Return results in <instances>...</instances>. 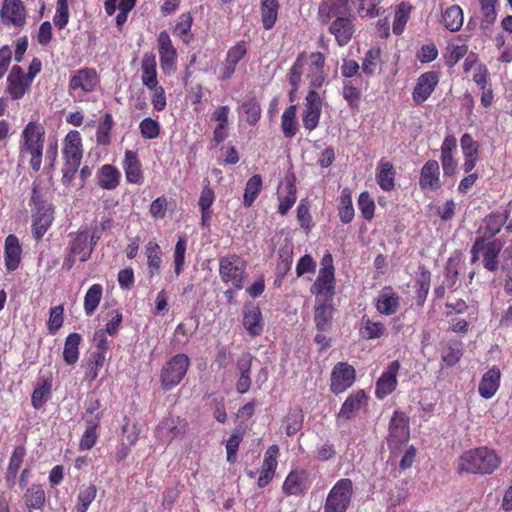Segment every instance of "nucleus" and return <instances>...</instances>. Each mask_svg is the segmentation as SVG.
I'll use <instances>...</instances> for the list:
<instances>
[{
  "instance_id": "nucleus-1",
  "label": "nucleus",
  "mask_w": 512,
  "mask_h": 512,
  "mask_svg": "<svg viewBox=\"0 0 512 512\" xmlns=\"http://www.w3.org/2000/svg\"><path fill=\"white\" fill-rule=\"evenodd\" d=\"M502 463L497 452L487 446H481L464 451L458 459L459 473L490 475Z\"/></svg>"
},
{
  "instance_id": "nucleus-2",
  "label": "nucleus",
  "mask_w": 512,
  "mask_h": 512,
  "mask_svg": "<svg viewBox=\"0 0 512 512\" xmlns=\"http://www.w3.org/2000/svg\"><path fill=\"white\" fill-rule=\"evenodd\" d=\"M45 140V128L37 121H29L22 130L19 141L21 157L30 156L29 164L33 171L41 169Z\"/></svg>"
},
{
  "instance_id": "nucleus-3",
  "label": "nucleus",
  "mask_w": 512,
  "mask_h": 512,
  "mask_svg": "<svg viewBox=\"0 0 512 512\" xmlns=\"http://www.w3.org/2000/svg\"><path fill=\"white\" fill-rule=\"evenodd\" d=\"M30 204L33 205L32 234L36 241H40L52 225L53 207L44 201L37 185L32 188Z\"/></svg>"
},
{
  "instance_id": "nucleus-4",
  "label": "nucleus",
  "mask_w": 512,
  "mask_h": 512,
  "mask_svg": "<svg viewBox=\"0 0 512 512\" xmlns=\"http://www.w3.org/2000/svg\"><path fill=\"white\" fill-rule=\"evenodd\" d=\"M247 263L237 254H228L219 260V276L224 284H230L235 290H241L247 278Z\"/></svg>"
},
{
  "instance_id": "nucleus-5",
  "label": "nucleus",
  "mask_w": 512,
  "mask_h": 512,
  "mask_svg": "<svg viewBox=\"0 0 512 512\" xmlns=\"http://www.w3.org/2000/svg\"><path fill=\"white\" fill-rule=\"evenodd\" d=\"M190 366V359L184 353H179L171 357L160 372L161 388L168 392L176 387L185 377Z\"/></svg>"
},
{
  "instance_id": "nucleus-6",
  "label": "nucleus",
  "mask_w": 512,
  "mask_h": 512,
  "mask_svg": "<svg viewBox=\"0 0 512 512\" xmlns=\"http://www.w3.org/2000/svg\"><path fill=\"white\" fill-rule=\"evenodd\" d=\"M353 482L349 478L338 480L328 493L324 512H346L353 496Z\"/></svg>"
},
{
  "instance_id": "nucleus-7",
  "label": "nucleus",
  "mask_w": 512,
  "mask_h": 512,
  "mask_svg": "<svg viewBox=\"0 0 512 512\" xmlns=\"http://www.w3.org/2000/svg\"><path fill=\"white\" fill-rule=\"evenodd\" d=\"M188 426L186 419L169 415L159 422L155 429V436L161 441L170 443L177 439H183Z\"/></svg>"
},
{
  "instance_id": "nucleus-8",
  "label": "nucleus",
  "mask_w": 512,
  "mask_h": 512,
  "mask_svg": "<svg viewBox=\"0 0 512 512\" xmlns=\"http://www.w3.org/2000/svg\"><path fill=\"white\" fill-rule=\"evenodd\" d=\"M356 381V370L347 362H338L330 374V391L339 395L351 388Z\"/></svg>"
},
{
  "instance_id": "nucleus-9",
  "label": "nucleus",
  "mask_w": 512,
  "mask_h": 512,
  "mask_svg": "<svg viewBox=\"0 0 512 512\" xmlns=\"http://www.w3.org/2000/svg\"><path fill=\"white\" fill-rule=\"evenodd\" d=\"M410 438L409 418L401 411H395L389 422L387 443L391 450L397 449Z\"/></svg>"
},
{
  "instance_id": "nucleus-10",
  "label": "nucleus",
  "mask_w": 512,
  "mask_h": 512,
  "mask_svg": "<svg viewBox=\"0 0 512 512\" xmlns=\"http://www.w3.org/2000/svg\"><path fill=\"white\" fill-rule=\"evenodd\" d=\"M440 81V72L430 70L422 73L412 91L413 103L417 106L426 102L435 91Z\"/></svg>"
},
{
  "instance_id": "nucleus-11",
  "label": "nucleus",
  "mask_w": 512,
  "mask_h": 512,
  "mask_svg": "<svg viewBox=\"0 0 512 512\" xmlns=\"http://www.w3.org/2000/svg\"><path fill=\"white\" fill-rule=\"evenodd\" d=\"M100 85V77L94 68L84 67L76 70L69 80V91H81L84 94L94 92Z\"/></svg>"
},
{
  "instance_id": "nucleus-12",
  "label": "nucleus",
  "mask_w": 512,
  "mask_h": 512,
  "mask_svg": "<svg viewBox=\"0 0 512 512\" xmlns=\"http://www.w3.org/2000/svg\"><path fill=\"white\" fill-rule=\"evenodd\" d=\"M6 83V93L10 99L20 100L31 90L33 82L27 78L21 66L14 65L9 71Z\"/></svg>"
},
{
  "instance_id": "nucleus-13",
  "label": "nucleus",
  "mask_w": 512,
  "mask_h": 512,
  "mask_svg": "<svg viewBox=\"0 0 512 512\" xmlns=\"http://www.w3.org/2000/svg\"><path fill=\"white\" fill-rule=\"evenodd\" d=\"M0 17L5 26L22 28L26 25L27 10L22 0H3Z\"/></svg>"
},
{
  "instance_id": "nucleus-14",
  "label": "nucleus",
  "mask_w": 512,
  "mask_h": 512,
  "mask_svg": "<svg viewBox=\"0 0 512 512\" xmlns=\"http://www.w3.org/2000/svg\"><path fill=\"white\" fill-rule=\"evenodd\" d=\"M326 57L323 52H311L308 56L306 79L310 88L320 89L327 78Z\"/></svg>"
},
{
  "instance_id": "nucleus-15",
  "label": "nucleus",
  "mask_w": 512,
  "mask_h": 512,
  "mask_svg": "<svg viewBox=\"0 0 512 512\" xmlns=\"http://www.w3.org/2000/svg\"><path fill=\"white\" fill-rule=\"evenodd\" d=\"M160 65L164 73L170 74L177 69V50L173 46L167 31H161L157 38Z\"/></svg>"
},
{
  "instance_id": "nucleus-16",
  "label": "nucleus",
  "mask_w": 512,
  "mask_h": 512,
  "mask_svg": "<svg viewBox=\"0 0 512 512\" xmlns=\"http://www.w3.org/2000/svg\"><path fill=\"white\" fill-rule=\"evenodd\" d=\"M369 396L363 389L353 391L343 402L338 414V421H349L356 417V415L365 409L368 405Z\"/></svg>"
},
{
  "instance_id": "nucleus-17",
  "label": "nucleus",
  "mask_w": 512,
  "mask_h": 512,
  "mask_svg": "<svg viewBox=\"0 0 512 512\" xmlns=\"http://www.w3.org/2000/svg\"><path fill=\"white\" fill-rule=\"evenodd\" d=\"M310 487L309 475L305 469H292L286 476L282 491L286 496H300Z\"/></svg>"
},
{
  "instance_id": "nucleus-18",
  "label": "nucleus",
  "mask_w": 512,
  "mask_h": 512,
  "mask_svg": "<svg viewBox=\"0 0 512 512\" xmlns=\"http://www.w3.org/2000/svg\"><path fill=\"white\" fill-rule=\"evenodd\" d=\"M247 51V43L244 40L238 41L228 49L221 68L220 80H229L234 75L237 64L246 56Z\"/></svg>"
},
{
  "instance_id": "nucleus-19",
  "label": "nucleus",
  "mask_w": 512,
  "mask_h": 512,
  "mask_svg": "<svg viewBox=\"0 0 512 512\" xmlns=\"http://www.w3.org/2000/svg\"><path fill=\"white\" fill-rule=\"evenodd\" d=\"M354 18L348 16H337L329 26V32L335 37V41L339 47L346 46L353 38L355 26Z\"/></svg>"
},
{
  "instance_id": "nucleus-20",
  "label": "nucleus",
  "mask_w": 512,
  "mask_h": 512,
  "mask_svg": "<svg viewBox=\"0 0 512 512\" xmlns=\"http://www.w3.org/2000/svg\"><path fill=\"white\" fill-rule=\"evenodd\" d=\"M64 163L81 164L83 156L82 138L77 130L69 131L63 140Z\"/></svg>"
},
{
  "instance_id": "nucleus-21",
  "label": "nucleus",
  "mask_w": 512,
  "mask_h": 512,
  "mask_svg": "<svg viewBox=\"0 0 512 512\" xmlns=\"http://www.w3.org/2000/svg\"><path fill=\"white\" fill-rule=\"evenodd\" d=\"M400 369L398 360L392 361L388 368L381 374L376 382L375 395L378 399H383L391 394L397 387V374Z\"/></svg>"
},
{
  "instance_id": "nucleus-22",
  "label": "nucleus",
  "mask_w": 512,
  "mask_h": 512,
  "mask_svg": "<svg viewBox=\"0 0 512 512\" xmlns=\"http://www.w3.org/2000/svg\"><path fill=\"white\" fill-rule=\"evenodd\" d=\"M334 312L335 308L333 305V299L316 298L314 307V323L318 331L325 332L331 327Z\"/></svg>"
},
{
  "instance_id": "nucleus-23",
  "label": "nucleus",
  "mask_w": 512,
  "mask_h": 512,
  "mask_svg": "<svg viewBox=\"0 0 512 512\" xmlns=\"http://www.w3.org/2000/svg\"><path fill=\"white\" fill-rule=\"evenodd\" d=\"M279 447L271 445L264 453V459L260 469L257 485L259 488H265L274 478L277 469V456Z\"/></svg>"
},
{
  "instance_id": "nucleus-24",
  "label": "nucleus",
  "mask_w": 512,
  "mask_h": 512,
  "mask_svg": "<svg viewBox=\"0 0 512 512\" xmlns=\"http://www.w3.org/2000/svg\"><path fill=\"white\" fill-rule=\"evenodd\" d=\"M335 273L331 270L319 269L316 280L310 287V292L316 296V298H330L333 299L335 294Z\"/></svg>"
},
{
  "instance_id": "nucleus-25",
  "label": "nucleus",
  "mask_w": 512,
  "mask_h": 512,
  "mask_svg": "<svg viewBox=\"0 0 512 512\" xmlns=\"http://www.w3.org/2000/svg\"><path fill=\"white\" fill-rule=\"evenodd\" d=\"M401 297L391 286H385L375 302L377 312L384 316L396 314L400 308Z\"/></svg>"
},
{
  "instance_id": "nucleus-26",
  "label": "nucleus",
  "mask_w": 512,
  "mask_h": 512,
  "mask_svg": "<svg viewBox=\"0 0 512 512\" xmlns=\"http://www.w3.org/2000/svg\"><path fill=\"white\" fill-rule=\"evenodd\" d=\"M441 151V165L443 172L446 176H453L457 170V160L454 153L457 151V139L454 135H447L440 148Z\"/></svg>"
},
{
  "instance_id": "nucleus-27",
  "label": "nucleus",
  "mask_w": 512,
  "mask_h": 512,
  "mask_svg": "<svg viewBox=\"0 0 512 512\" xmlns=\"http://www.w3.org/2000/svg\"><path fill=\"white\" fill-rule=\"evenodd\" d=\"M52 374L40 375L31 395V405L34 409H41L52 397Z\"/></svg>"
},
{
  "instance_id": "nucleus-28",
  "label": "nucleus",
  "mask_w": 512,
  "mask_h": 512,
  "mask_svg": "<svg viewBox=\"0 0 512 512\" xmlns=\"http://www.w3.org/2000/svg\"><path fill=\"white\" fill-rule=\"evenodd\" d=\"M71 242L69 250L73 255H77L81 262H86L90 259L94 250V243L89 241V234L86 229L79 230L76 233H71Z\"/></svg>"
},
{
  "instance_id": "nucleus-29",
  "label": "nucleus",
  "mask_w": 512,
  "mask_h": 512,
  "mask_svg": "<svg viewBox=\"0 0 512 512\" xmlns=\"http://www.w3.org/2000/svg\"><path fill=\"white\" fill-rule=\"evenodd\" d=\"M22 261V247L18 237L9 234L4 244V263L9 272L17 270Z\"/></svg>"
},
{
  "instance_id": "nucleus-30",
  "label": "nucleus",
  "mask_w": 512,
  "mask_h": 512,
  "mask_svg": "<svg viewBox=\"0 0 512 512\" xmlns=\"http://www.w3.org/2000/svg\"><path fill=\"white\" fill-rule=\"evenodd\" d=\"M418 183L423 190L436 191L441 188L440 166L436 160H428L424 163Z\"/></svg>"
},
{
  "instance_id": "nucleus-31",
  "label": "nucleus",
  "mask_w": 512,
  "mask_h": 512,
  "mask_svg": "<svg viewBox=\"0 0 512 512\" xmlns=\"http://www.w3.org/2000/svg\"><path fill=\"white\" fill-rule=\"evenodd\" d=\"M125 177L128 183L141 184L144 180L142 165L138 154L132 150H126L122 163Z\"/></svg>"
},
{
  "instance_id": "nucleus-32",
  "label": "nucleus",
  "mask_w": 512,
  "mask_h": 512,
  "mask_svg": "<svg viewBox=\"0 0 512 512\" xmlns=\"http://www.w3.org/2000/svg\"><path fill=\"white\" fill-rule=\"evenodd\" d=\"M501 381V371L497 366H493L486 371L478 386V392L484 399L492 398L498 391Z\"/></svg>"
},
{
  "instance_id": "nucleus-33",
  "label": "nucleus",
  "mask_w": 512,
  "mask_h": 512,
  "mask_svg": "<svg viewBox=\"0 0 512 512\" xmlns=\"http://www.w3.org/2000/svg\"><path fill=\"white\" fill-rule=\"evenodd\" d=\"M22 500L29 512L42 510L47 500L43 485L33 483L27 487L23 493Z\"/></svg>"
},
{
  "instance_id": "nucleus-34",
  "label": "nucleus",
  "mask_w": 512,
  "mask_h": 512,
  "mask_svg": "<svg viewBox=\"0 0 512 512\" xmlns=\"http://www.w3.org/2000/svg\"><path fill=\"white\" fill-rule=\"evenodd\" d=\"M121 173L112 164L102 165L96 173L97 185L103 190H114L120 185Z\"/></svg>"
},
{
  "instance_id": "nucleus-35",
  "label": "nucleus",
  "mask_w": 512,
  "mask_h": 512,
  "mask_svg": "<svg viewBox=\"0 0 512 512\" xmlns=\"http://www.w3.org/2000/svg\"><path fill=\"white\" fill-rule=\"evenodd\" d=\"M141 81L147 89H153L159 84L157 78L156 56L153 52H147L141 60Z\"/></svg>"
},
{
  "instance_id": "nucleus-36",
  "label": "nucleus",
  "mask_w": 512,
  "mask_h": 512,
  "mask_svg": "<svg viewBox=\"0 0 512 512\" xmlns=\"http://www.w3.org/2000/svg\"><path fill=\"white\" fill-rule=\"evenodd\" d=\"M243 326L251 337L259 336L263 332L262 313L259 306L244 307Z\"/></svg>"
},
{
  "instance_id": "nucleus-37",
  "label": "nucleus",
  "mask_w": 512,
  "mask_h": 512,
  "mask_svg": "<svg viewBox=\"0 0 512 512\" xmlns=\"http://www.w3.org/2000/svg\"><path fill=\"white\" fill-rule=\"evenodd\" d=\"M102 417V413H97L95 416L91 417V419H86V429L80 438L79 450L88 451L95 446L98 439L97 430L100 427Z\"/></svg>"
},
{
  "instance_id": "nucleus-38",
  "label": "nucleus",
  "mask_w": 512,
  "mask_h": 512,
  "mask_svg": "<svg viewBox=\"0 0 512 512\" xmlns=\"http://www.w3.org/2000/svg\"><path fill=\"white\" fill-rule=\"evenodd\" d=\"M502 250V243L496 239L490 242H486L482 238V256L483 266L490 272H495L499 267V254Z\"/></svg>"
},
{
  "instance_id": "nucleus-39",
  "label": "nucleus",
  "mask_w": 512,
  "mask_h": 512,
  "mask_svg": "<svg viewBox=\"0 0 512 512\" xmlns=\"http://www.w3.org/2000/svg\"><path fill=\"white\" fill-rule=\"evenodd\" d=\"M144 253L147 258L148 274L152 278L161 271L163 253L160 245L155 240H150L145 245Z\"/></svg>"
},
{
  "instance_id": "nucleus-40",
  "label": "nucleus",
  "mask_w": 512,
  "mask_h": 512,
  "mask_svg": "<svg viewBox=\"0 0 512 512\" xmlns=\"http://www.w3.org/2000/svg\"><path fill=\"white\" fill-rule=\"evenodd\" d=\"M395 169L391 162L380 160L377 165L376 181L380 188L389 192L395 187Z\"/></svg>"
},
{
  "instance_id": "nucleus-41",
  "label": "nucleus",
  "mask_w": 512,
  "mask_h": 512,
  "mask_svg": "<svg viewBox=\"0 0 512 512\" xmlns=\"http://www.w3.org/2000/svg\"><path fill=\"white\" fill-rule=\"evenodd\" d=\"M342 97L352 112H359L362 100V88L354 84L353 80H344L342 83Z\"/></svg>"
},
{
  "instance_id": "nucleus-42",
  "label": "nucleus",
  "mask_w": 512,
  "mask_h": 512,
  "mask_svg": "<svg viewBox=\"0 0 512 512\" xmlns=\"http://www.w3.org/2000/svg\"><path fill=\"white\" fill-rule=\"evenodd\" d=\"M279 8V0H261L260 15L265 30H271L275 26L278 19Z\"/></svg>"
},
{
  "instance_id": "nucleus-43",
  "label": "nucleus",
  "mask_w": 512,
  "mask_h": 512,
  "mask_svg": "<svg viewBox=\"0 0 512 512\" xmlns=\"http://www.w3.org/2000/svg\"><path fill=\"white\" fill-rule=\"evenodd\" d=\"M338 216L343 224H350L355 217V211L352 202V191L349 187L341 190L339 196Z\"/></svg>"
},
{
  "instance_id": "nucleus-44",
  "label": "nucleus",
  "mask_w": 512,
  "mask_h": 512,
  "mask_svg": "<svg viewBox=\"0 0 512 512\" xmlns=\"http://www.w3.org/2000/svg\"><path fill=\"white\" fill-rule=\"evenodd\" d=\"M361 327L359 328V335L364 340H374L381 338L385 332L386 327L380 321H372L368 316L362 317Z\"/></svg>"
},
{
  "instance_id": "nucleus-45",
  "label": "nucleus",
  "mask_w": 512,
  "mask_h": 512,
  "mask_svg": "<svg viewBox=\"0 0 512 512\" xmlns=\"http://www.w3.org/2000/svg\"><path fill=\"white\" fill-rule=\"evenodd\" d=\"M297 106H288L281 115V129L287 139L293 138L298 132Z\"/></svg>"
},
{
  "instance_id": "nucleus-46",
  "label": "nucleus",
  "mask_w": 512,
  "mask_h": 512,
  "mask_svg": "<svg viewBox=\"0 0 512 512\" xmlns=\"http://www.w3.org/2000/svg\"><path fill=\"white\" fill-rule=\"evenodd\" d=\"M507 220L508 215H504V213H500L498 211H493L486 215L483 219L484 236L487 238L496 236L501 231Z\"/></svg>"
},
{
  "instance_id": "nucleus-47",
  "label": "nucleus",
  "mask_w": 512,
  "mask_h": 512,
  "mask_svg": "<svg viewBox=\"0 0 512 512\" xmlns=\"http://www.w3.org/2000/svg\"><path fill=\"white\" fill-rule=\"evenodd\" d=\"M82 337L78 333H70L64 343L63 359L68 365H74L79 359V346Z\"/></svg>"
},
{
  "instance_id": "nucleus-48",
  "label": "nucleus",
  "mask_w": 512,
  "mask_h": 512,
  "mask_svg": "<svg viewBox=\"0 0 512 512\" xmlns=\"http://www.w3.org/2000/svg\"><path fill=\"white\" fill-rule=\"evenodd\" d=\"M415 303L423 307L430 290L431 274L428 270L422 269L416 278Z\"/></svg>"
},
{
  "instance_id": "nucleus-49",
  "label": "nucleus",
  "mask_w": 512,
  "mask_h": 512,
  "mask_svg": "<svg viewBox=\"0 0 512 512\" xmlns=\"http://www.w3.org/2000/svg\"><path fill=\"white\" fill-rule=\"evenodd\" d=\"M442 21L449 31H459L464 21L463 10L458 5L448 7L442 14Z\"/></svg>"
},
{
  "instance_id": "nucleus-50",
  "label": "nucleus",
  "mask_w": 512,
  "mask_h": 512,
  "mask_svg": "<svg viewBox=\"0 0 512 512\" xmlns=\"http://www.w3.org/2000/svg\"><path fill=\"white\" fill-rule=\"evenodd\" d=\"M263 188L262 176L260 174H255L251 176L245 185L244 195H243V205L245 207H251L257 197L259 196L261 190Z\"/></svg>"
},
{
  "instance_id": "nucleus-51",
  "label": "nucleus",
  "mask_w": 512,
  "mask_h": 512,
  "mask_svg": "<svg viewBox=\"0 0 512 512\" xmlns=\"http://www.w3.org/2000/svg\"><path fill=\"white\" fill-rule=\"evenodd\" d=\"M114 127V120L111 113L106 112L99 122L96 130V143L100 146L111 144V132Z\"/></svg>"
},
{
  "instance_id": "nucleus-52",
  "label": "nucleus",
  "mask_w": 512,
  "mask_h": 512,
  "mask_svg": "<svg viewBox=\"0 0 512 512\" xmlns=\"http://www.w3.org/2000/svg\"><path fill=\"white\" fill-rule=\"evenodd\" d=\"M381 67V49L379 47L370 48L362 59L361 69L367 76H373Z\"/></svg>"
},
{
  "instance_id": "nucleus-53",
  "label": "nucleus",
  "mask_w": 512,
  "mask_h": 512,
  "mask_svg": "<svg viewBox=\"0 0 512 512\" xmlns=\"http://www.w3.org/2000/svg\"><path fill=\"white\" fill-rule=\"evenodd\" d=\"M197 328L198 321L193 317L189 318L185 322L179 323L175 328L172 343L185 345L188 342L189 337L193 335Z\"/></svg>"
},
{
  "instance_id": "nucleus-54",
  "label": "nucleus",
  "mask_w": 512,
  "mask_h": 512,
  "mask_svg": "<svg viewBox=\"0 0 512 512\" xmlns=\"http://www.w3.org/2000/svg\"><path fill=\"white\" fill-rule=\"evenodd\" d=\"M412 10V5L408 2H401L397 5L392 30L395 35H401L405 29V26L409 20V16Z\"/></svg>"
},
{
  "instance_id": "nucleus-55",
  "label": "nucleus",
  "mask_w": 512,
  "mask_h": 512,
  "mask_svg": "<svg viewBox=\"0 0 512 512\" xmlns=\"http://www.w3.org/2000/svg\"><path fill=\"white\" fill-rule=\"evenodd\" d=\"M106 361V356L98 352H91L86 363L84 379L87 381H94L98 375L100 369L103 367Z\"/></svg>"
},
{
  "instance_id": "nucleus-56",
  "label": "nucleus",
  "mask_w": 512,
  "mask_h": 512,
  "mask_svg": "<svg viewBox=\"0 0 512 512\" xmlns=\"http://www.w3.org/2000/svg\"><path fill=\"white\" fill-rule=\"evenodd\" d=\"M103 287L100 284H93L84 296V311L87 316L94 314L102 299Z\"/></svg>"
},
{
  "instance_id": "nucleus-57",
  "label": "nucleus",
  "mask_w": 512,
  "mask_h": 512,
  "mask_svg": "<svg viewBox=\"0 0 512 512\" xmlns=\"http://www.w3.org/2000/svg\"><path fill=\"white\" fill-rule=\"evenodd\" d=\"M186 250L187 239L185 236H179L173 251L174 274L176 277H179L184 270Z\"/></svg>"
},
{
  "instance_id": "nucleus-58",
  "label": "nucleus",
  "mask_w": 512,
  "mask_h": 512,
  "mask_svg": "<svg viewBox=\"0 0 512 512\" xmlns=\"http://www.w3.org/2000/svg\"><path fill=\"white\" fill-rule=\"evenodd\" d=\"M287 195L279 196L278 213L280 215H286L288 211L294 206L297 200V189L295 184V178L288 180L287 182Z\"/></svg>"
},
{
  "instance_id": "nucleus-59",
  "label": "nucleus",
  "mask_w": 512,
  "mask_h": 512,
  "mask_svg": "<svg viewBox=\"0 0 512 512\" xmlns=\"http://www.w3.org/2000/svg\"><path fill=\"white\" fill-rule=\"evenodd\" d=\"M306 60L307 59H306L305 53L301 52L300 54H298L293 65L289 69V72L287 75L288 81H289V84L291 85V88H294V90L299 89L301 78H302V69H303V66H304Z\"/></svg>"
},
{
  "instance_id": "nucleus-60",
  "label": "nucleus",
  "mask_w": 512,
  "mask_h": 512,
  "mask_svg": "<svg viewBox=\"0 0 512 512\" xmlns=\"http://www.w3.org/2000/svg\"><path fill=\"white\" fill-rule=\"evenodd\" d=\"M463 355L462 342L451 341L442 352V361L449 367L456 365Z\"/></svg>"
},
{
  "instance_id": "nucleus-61",
  "label": "nucleus",
  "mask_w": 512,
  "mask_h": 512,
  "mask_svg": "<svg viewBox=\"0 0 512 512\" xmlns=\"http://www.w3.org/2000/svg\"><path fill=\"white\" fill-rule=\"evenodd\" d=\"M64 322V306L62 304L51 307L49 310V318L47 329L50 335H55L62 327Z\"/></svg>"
},
{
  "instance_id": "nucleus-62",
  "label": "nucleus",
  "mask_w": 512,
  "mask_h": 512,
  "mask_svg": "<svg viewBox=\"0 0 512 512\" xmlns=\"http://www.w3.org/2000/svg\"><path fill=\"white\" fill-rule=\"evenodd\" d=\"M342 9L331 0H323L318 6V18L321 23L327 24L331 21L332 17L338 16L342 13Z\"/></svg>"
},
{
  "instance_id": "nucleus-63",
  "label": "nucleus",
  "mask_w": 512,
  "mask_h": 512,
  "mask_svg": "<svg viewBox=\"0 0 512 512\" xmlns=\"http://www.w3.org/2000/svg\"><path fill=\"white\" fill-rule=\"evenodd\" d=\"M358 208L366 221H372L375 215V202L367 191L360 193L358 197Z\"/></svg>"
},
{
  "instance_id": "nucleus-64",
  "label": "nucleus",
  "mask_w": 512,
  "mask_h": 512,
  "mask_svg": "<svg viewBox=\"0 0 512 512\" xmlns=\"http://www.w3.org/2000/svg\"><path fill=\"white\" fill-rule=\"evenodd\" d=\"M299 225L307 232L313 227V220L310 213V204L307 199H301L296 210Z\"/></svg>"
}]
</instances>
